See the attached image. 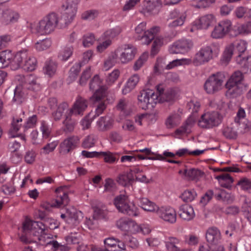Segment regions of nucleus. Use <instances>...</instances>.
<instances>
[{
  "label": "nucleus",
  "mask_w": 251,
  "mask_h": 251,
  "mask_svg": "<svg viewBox=\"0 0 251 251\" xmlns=\"http://www.w3.org/2000/svg\"><path fill=\"white\" fill-rule=\"evenodd\" d=\"M216 178L218 179L220 185L226 188H230L233 181L231 176L228 174L218 176Z\"/></svg>",
  "instance_id": "33"
},
{
  "label": "nucleus",
  "mask_w": 251,
  "mask_h": 251,
  "mask_svg": "<svg viewBox=\"0 0 251 251\" xmlns=\"http://www.w3.org/2000/svg\"><path fill=\"white\" fill-rule=\"evenodd\" d=\"M90 90L95 91L91 100L93 102H97L102 100L106 96L107 88L102 85V80L98 75H95L91 80L89 84Z\"/></svg>",
  "instance_id": "9"
},
{
  "label": "nucleus",
  "mask_w": 251,
  "mask_h": 251,
  "mask_svg": "<svg viewBox=\"0 0 251 251\" xmlns=\"http://www.w3.org/2000/svg\"><path fill=\"white\" fill-rule=\"evenodd\" d=\"M80 0H67L66 9L71 11L73 14H76L77 5Z\"/></svg>",
  "instance_id": "63"
},
{
  "label": "nucleus",
  "mask_w": 251,
  "mask_h": 251,
  "mask_svg": "<svg viewBox=\"0 0 251 251\" xmlns=\"http://www.w3.org/2000/svg\"><path fill=\"white\" fill-rule=\"evenodd\" d=\"M59 22V17L54 13H51L44 17L37 24L35 30L40 35L49 34L52 32Z\"/></svg>",
  "instance_id": "2"
},
{
  "label": "nucleus",
  "mask_w": 251,
  "mask_h": 251,
  "mask_svg": "<svg viewBox=\"0 0 251 251\" xmlns=\"http://www.w3.org/2000/svg\"><path fill=\"white\" fill-rule=\"evenodd\" d=\"M79 214H81V212H77L75 209H67V221L75 222V223H77L78 221Z\"/></svg>",
  "instance_id": "51"
},
{
  "label": "nucleus",
  "mask_w": 251,
  "mask_h": 251,
  "mask_svg": "<svg viewBox=\"0 0 251 251\" xmlns=\"http://www.w3.org/2000/svg\"><path fill=\"white\" fill-rule=\"evenodd\" d=\"M141 207L145 211L156 213L157 214L159 210V207L155 203L149 201L147 198H142L140 200Z\"/></svg>",
  "instance_id": "29"
},
{
  "label": "nucleus",
  "mask_w": 251,
  "mask_h": 251,
  "mask_svg": "<svg viewBox=\"0 0 251 251\" xmlns=\"http://www.w3.org/2000/svg\"><path fill=\"white\" fill-rule=\"evenodd\" d=\"M81 66L82 63L79 62L75 63L72 67H71L70 70L69 76V77L71 81L74 80L76 78V76L80 70Z\"/></svg>",
  "instance_id": "53"
},
{
  "label": "nucleus",
  "mask_w": 251,
  "mask_h": 251,
  "mask_svg": "<svg viewBox=\"0 0 251 251\" xmlns=\"http://www.w3.org/2000/svg\"><path fill=\"white\" fill-rule=\"evenodd\" d=\"M204 173L201 170L196 169H185L184 170L185 177L190 180L198 181L204 176Z\"/></svg>",
  "instance_id": "22"
},
{
  "label": "nucleus",
  "mask_w": 251,
  "mask_h": 251,
  "mask_svg": "<svg viewBox=\"0 0 251 251\" xmlns=\"http://www.w3.org/2000/svg\"><path fill=\"white\" fill-rule=\"evenodd\" d=\"M49 241H45L47 245L51 246L53 251H69L70 248L66 245H62L55 240L49 239Z\"/></svg>",
  "instance_id": "39"
},
{
  "label": "nucleus",
  "mask_w": 251,
  "mask_h": 251,
  "mask_svg": "<svg viewBox=\"0 0 251 251\" xmlns=\"http://www.w3.org/2000/svg\"><path fill=\"white\" fill-rule=\"evenodd\" d=\"M225 78V74L221 72L211 75L204 83V90L209 94L217 93L222 89Z\"/></svg>",
  "instance_id": "7"
},
{
  "label": "nucleus",
  "mask_w": 251,
  "mask_h": 251,
  "mask_svg": "<svg viewBox=\"0 0 251 251\" xmlns=\"http://www.w3.org/2000/svg\"><path fill=\"white\" fill-rule=\"evenodd\" d=\"M215 22V16L213 14H208L201 16L198 20L195 22V24L198 29H206L212 25Z\"/></svg>",
  "instance_id": "17"
},
{
  "label": "nucleus",
  "mask_w": 251,
  "mask_h": 251,
  "mask_svg": "<svg viewBox=\"0 0 251 251\" xmlns=\"http://www.w3.org/2000/svg\"><path fill=\"white\" fill-rule=\"evenodd\" d=\"M223 117L217 111H209L203 114L198 121V126L203 128H212L218 126Z\"/></svg>",
  "instance_id": "8"
},
{
  "label": "nucleus",
  "mask_w": 251,
  "mask_h": 251,
  "mask_svg": "<svg viewBox=\"0 0 251 251\" xmlns=\"http://www.w3.org/2000/svg\"><path fill=\"white\" fill-rule=\"evenodd\" d=\"M180 242V240L174 237H170L165 242V246L168 251H179L180 249L177 247V245Z\"/></svg>",
  "instance_id": "35"
},
{
  "label": "nucleus",
  "mask_w": 251,
  "mask_h": 251,
  "mask_svg": "<svg viewBox=\"0 0 251 251\" xmlns=\"http://www.w3.org/2000/svg\"><path fill=\"white\" fill-rule=\"evenodd\" d=\"M73 49L72 46L65 47L60 51L59 58L62 61H66L72 55Z\"/></svg>",
  "instance_id": "49"
},
{
  "label": "nucleus",
  "mask_w": 251,
  "mask_h": 251,
  "mask_svg": "<svg viewBox=\"0 0 251 251\" xmlns=\"http://www.w3.org/2000/svg\"><path fill=\"white\" fill-rule=\"evenodd\" d=\"M117 227L124 231H133L138 225L133 221L127 218H121L117 221Z\"/></svg>",
  "instance_id": "23"
},
{
  "label": "nucleus",
  "mask_w": 251,
  "mask_h": 251,
  "mask_svg": "<svg viewBox=\"0 0 251 251\" xmlns=\"http://www.w3.org/2000/svg\"><path fill=\"white\" fill-rule=\"evenodd\" d=\"M242 208L243 211L247 213V217L249 220H251V200L246 196H242Z\"/></svg>",
  "instance_id": "45"
},
{
  "label": "nucleus",
  "mask_w": 251,
  "mask_h": 251,
  "mask_svg": "<svg viewBox=\"0 0 251 251\" xmlns=\"http://www.w3.org/2000/svg\"><path fill=\"white\" fill-rule=\"evenodd\" d=\"M193 46L191 40L181 39L176 42L170 48L171 53H184L188 52Z\"/></svg>",
  "instance_id": "13"
},
{
  "label": "nucleus",
  "mask_w": 251,
  "mask_h": 251,
  "mask_svg": "<svg viewBox=\"0 0 251 251\" xmlns=\"http://www.w3.org/2000/svg\"><path fill=\"white\" fill-rule=\"evenodd\" d=\"M244 79L243 74L240 71L235 72L225 84L226 95L230 98L236 97L242 93L239 85Z\"/></svg>",
  "instance_id": "4"
},
{
  "label": "nucleus",
  "mask_w": 251,
  "mask_h": 251,
  "mask_svg": "<svg viewBox=\"0 0 251 251\" xmlns=\"http://www.w3.org/2000/svg\"><path fill=\"white\" fill-rule=\"evenodd\" d=\"M26 98L25 91L22 86H18L15 89L13 101L17 104H22Z\"/></svg>",
  "instance_id": "30"
},
{
  "label": "nucleus",
  "mask_w": 251,
  "mask_h": 251,
  "mask_svg": "<svg viewBox=\"0 0 251 251\" xmlns=\"http://www.w3.org/2000/svg\"><path fill=\"white\" fill-rule=\"evenodd\" d=\"M121 32V29L120 27H116L115 28L107 30L103 33L104 38L111 40L118 36Z\"/></svg>",
  "instance_id": "59"
},
{
  "label": "nucleus",
  "mask_w": 251,
  "mask_h": 251,
  "mask_svg": "<svg viewBox=\"0 0 251 251\" xmlns=\"http://www.w3.org/2000/svg\"><path fill=\"white\" fill-rule=\"evenodd\" d=\"M13 54L10 50H6L0 52V67L5 68L10 64Z\"/></svg>",
  "instance_id": "31"
},
{
  "label": "nucleus",
  "mask_w": 251,
  "mask_h": 251,
  "mask_svg": "<svg viewBox=\"0 0 251 251\" xmlns=\"http://www.w3.org/2000/svg\"><path fill=\"white\" fill-rule=\"evenodd\" d=\"M114 121L109 116L100 117L97 122L96 126L100 131H106L111 129L113 125Z\"/></svg>",
  "instance_id": "21"
},
{
  "label": "nucleus",
  "mask_w": 251,
  "mask_h": 251,
  "mask_svg": "<svg viewBox=\"0 0 251 251\" xmlns=\"http://www.w3.org/2000/svg\"><path fill=\"white\" fill-rule=\"evenodd\" d=\"M27 59V62L25 64V67H24V70L29 72L34 71L36 67V59L29 54Z\"/></svg>",
  "instance_id": "54"
},
{
  "label": "nucleus",
  "mask_w": 251,
  "mask_h": 251,
  "mask_svg": "<svg viewBox=\"0 0 251 251\" xmlns=\"http://www.w3.org/2000/svg\"><path fill=\"white\" fill-rule=\"evenodd\" d=\"M140 80L138 75L134 74L131 75L127 80L124 88L122 90L123 94L126 95L133 90Z\"/></svg>",
  "instance_id": "26"
},
{
  "label": "nucleus",
  "mask_w": 251,
  "mask_h": 251,
  "mask_svg": "<svg viewBox=\"0 0 251 251\" xmlns=\"http://www.w3.org/2000/svg\"><path fill=\"white\" fill-rule=\"evenodd\" d=\"M97 136L94 134L87 135L84 139L82 142V147L85 149H88L94 146L97 141Z\"/></svg>",
  "instance_id": "46"
},
{
  "label": "nucleus",
  "mask_w": 251,
  "mask_h": 251,
  "mask_svg": "<svg viewBox=\"0 0 251 251\" xmlns=\"http://www.w3.org/2000/svg\"><path fill=\"white\" fill-rule=\"evenodd\" d=\"M27 86L26 88L32 91H38L40 89L39 83H37L36 79L32 75H29L27 77Z\"/></svg>",
  "instance_id": "48"
},
{
  "label": "nucleus",
  "mask_w": 251,
  "mask_h": 251,
  "mask_svg": "<svg viewBox=\"0 0 251 251\" xmlns=\"http://www.w3.org/2000/svg\"><path fill=\"white\" fill-rule=\"evenodd\" d=\"M157 215L165 222L173 224L176 221V213L174 208L170 206L160 207Z\"/></svg>",
  "instance_id": "12"
},
{
  "label": "nucleus",
  "mask_w": 251,
  "mask_h": 251,
  "mask_svg": "<svg viewBox=\"0 0 251 251\" xmlns=\"http://www.w3.org/2000/svg\"><path fill=\"white\" fill-rule=\"evenodd\" d=\"M148 58V54L147 53H143L135 62L133 65L134 70L135 71L139 70L142 67L144 63L147 61Z\"/></svg>",
  "instance_id": "61"
},
{
  "label": "nucleus",
  "mask_w": 251,
  "mask_h": 251,
  "mask_svg": "<svg viewBox=\"0 0 251 251\" xmlns=\"http://www.w3.org/2000/svg\"><path fill=\"white\" fill-rule=\"evenodd\" d=\"M98 14V11L96 10H90L83 12L81 15V18L83 20H92L97 17Z\"/></svg>",
  "instance_id": "64"
},
{
  "label": "nucleus",
  "mask_w": 251,
  "mask_h": 251,
  "mask_svg": "<svg viewBox=\"0 0 251 251\" xmlns=\"http://www.w3.org/2000/svg\"><path fill=\"white\" fill-rule=\"evenodd\" d=\"M68 244H79L82 240L81 234L79 232H72L65 237Z\"/></svg>",
  "instance_id": "34"
},
{
  "label": "nucleus",
  "mask_w": 251,
  "mask_h": 251,
  "mask_svg": "<svg viewBox=\"0 0 251 251\" xmlns=\"http://www.w3.org/2000/svg\"><path fill=\"white\" fill-rule=\"evenodd\" d=\"M179 215L182 219L188 221L193 219L195 213L192 206L188 204H183L179 207Z\"/></svg>",
  "instance_id": "24"
},
{
  "label": "nucleus",
  "mask_w": 251,
  "mask_h": 251,
  "mask_svg": "<svg viewBox=\"0 0 251 251\" xmlns=\"http://www.w3.org/2000/svg\"><path fill=\"white\" fill-rule=\"evenodd\" d=\"M133 180L131 174H124L119 176L117 181L120 184L126 186L129 185Z\"/></svg>",
  "instance_id": "47"
},
{
  "label": "nucleus",
  "mask_w": 251,
  "mask_h": 251,
  "mask_svg": "<svg viewBox=\"0 0 251 251\" xmlns=\"http://www.w3.org/2000/svg\"><path fill=\"white\" fill-rule=\"evenodd\" d=\"M120 75V71L118 69L114 70L111 73L109 74L106 78V82L109 85L113 84L119 78Z\"/></svg>",
  "instance_id": "55"
},
{
  "label": "nucleus",
  "mask_w": 251,
  "mask_h": 251,
  "mask_svg": "<svg viewBox=\"0 0 251 251\" xmlns=\"http://www.w3.org/2000/svg\"><path fill=\"white\" fill-rule=\"evenodd\" d=\"M117 52L119 56L120 63L126 64L134 59L136 49L131 45L125 44L117 48Z\"/></svg>",
  "instance_id": "10"
},
{
  "label": "nucleus",
  "mask_w": 251,
  "mask_h": 251,
  "mask_svg": "<svg viewBox=\"0 0 251 251\" xmlns=\"http://www.w3.org/2000/svg\"><path fill=\"white\" fill-rule=\"evenodd\" d=\"M75 14H73L71 11L65 9V12L63 14L59 23L60 26L63 27L70 24L73 20Z\"/></svg>",
  "instance_id": "38"
},
{
  "label": "nucleus",
  "mask_w": 251,
  "mask_h": 251,
  "mask_svg": "<svg viewBox=\"0 0 251 251\" xmlns=\"http://www.w3.org/2000/svg\"><path fill=\"white\" fill-rule=\"evenodd\" d=\"M191 62V60L189 59L182 58L180 59H176L168 64L166 66V69H171L178 65L189 64Z\"/></svg>",
  "instance_id": "56"
},
{
  "label": "nucleus",
  "mask_w": 251,
  "mask_h": 251,
  "mask_svg": "<svg viewBox=\"0 0 251 251\" xmlns=\"http://www.w3.org/2000/svg\"><path fill=\"white\" fill-rule=\"evenodd\" d=\"M114 204L119 212L130 216H136L138 215L137 207L130 202L128 197L125 195L117 196L114 201Z\"/></svg>",
  "instance_id": "5"
},
{
  "label": "nucleus",
  "mask_w": 251,
  "mask_h": 251,
  "mask_svg": "<svg viewBox=\"0 0 251 251\" xmlns=\"http://www.w3.org/2000/svg\"><path fill=\"white\" fill-rule=\"evenodd\" d=\"M57 145L58 142L56 141L48 143L42 148L41 153L44 154H49L50 152L54 151Z\"/></svg>",
  "instance_id": "58"
},
{
  "label": "nucleus",
  "mask_w": 251,
  "mask_h": 251,
  "mask_svg": "<svg viewBox=\"0 0 251 251\" xmlns=\"http://www.w3.org/2000/svg\"><path fill=\"white\" fill-rule=\"evenodd\" d=\"M79 138L77 136H71L65 139L60 145V152L65 154L74 149L77 144Z\"/></svg>",
  "instance_id": "18"
},
{
  "label": "nucleus",
  "mask_w": 251,
  "mask_h": 251,
  "mask_svg": "<svg viewBox=\"0 0 251 251\" xmlns=\"http://www.w3.org/2000/svg\"><path fill=\"white\" fill-rule=\"evenodd\" d=\"M234 121L239 125L242 124L243 128L245 130L247 128L248 129L249 128V125H248L247 123H245L246 122L245 111L242 107H240L239 108L237 112L236 116L235 117Z\"/></svg>",
  "instance_id": "32"
},
{
  "label": "nucleus",
  "mask_w": 251,
  "mask_h": 251,
  "mask_svg": "<svg viewBox=\"0 0 251 251\" xmlns=\"http://www.w3.org/2000/svg\"><path fill=\"white\" fill-rule=\"evenodd\" d=\"M88 106V101L85 99L78 97L69 113L74 115H82Z\"/></svg>",
  "instance_id": "15"
},
{
  "label": "nucleus",
  "mask_w": 251,
  "mask_h": 251,
  "mask_svg": "<svg viewBox=\"0 0 251 251\" xmlns=\"http://www.w3.org/2000/svg\"><path fill=\"white\" fill-rule=\"evenodd\" d=\"M117 63H120L118 53L117 52V49L113 52H111L108 56L104 62V68L105 70H108Z\"/></svg>",
  "instance_id": "27"
},
{
  "label": "nucleus",
  "mask_w": 251,
  "mask_h": 251,
  "mask_svg": "<svg viewBox=\"0 0 251 251\" xmlns=\"http://www.w3.org/2000/svg\"><path fill=\"white\" fill-rule=\"evenodd\" d=\"M2 16L7 24L15 22L19 18V14L17 13L9 10L4 11Z\"/></svg>",
  "instance_id": "42"
},
{
  "label": "nucleus",
  "mask_w": 251,
  "mask_h": 251,
  "mask_svg": "<svg viewBox=\"0 0 251 251\" xmlns=\"http://www.w3.org/2000/svg\"><path fill=\"white\" fill-rule=\"evenodd\" d=\"M213 51L209 46H206L201 50L195 55L193 63L196 65H200L208 62L212 58Z\"/></svg>",
  "instance_id": "11"
},
{
  "label": "nucleus",
  "mask_w": 251,
  "mask_h": 251,
  "mask_svg": "<svg viewBox=\"0 0 251 251\" xmlns=\"http://www.w3.org/2000/svg\"><path fill=\"white\" fill-rule=\"evenodd\" d=\"M57 65L56 63L52 61H48L46 62L44 70L45 73L50 76L53 75L56 70Z\"/></svg>",
  "instance_id": "44"
},
{
  "label": "nucleus",
  "mask_w": 251,
  "mask_h": 251,
  "mask_svg": "<svg viewBox=\"0 0 251 251\" xmlns=\"http://www.w3.org/2000/svg\"><path fill=\"white\" fill-rule=\"evenodd\" d=\"M72 115L69 113L66 114L65 119L63 121V124L65 126L64 131L66 132H71L74 129L75 125V122L73 121L71 116Z\"/></svg>",
  "instance_id": "40"
},
{
  "label": "nucleus",
  "mask_w": 251,
  "mask_h": 251,
  "mask_svg": "<svg viewBox=\"0 0 251 251\" xmlns=\"http://www.w3.org/2000/svg\"><path fill=\"white\" fill-rule=\"evenodd\" d=\"M195 122V119L193 116L189 117L183 125L176 130V134L181 135L184 133H190L191 128L193 126Z\"/></svg>",
  "instance_id": "25"
},
{
  "label": "nucleus",
  "mask_w": 251,
  "mask_h": 251,
  "mask_svg": "<svg viewBox=\"0 0 251 251\" xmlns=\"http://www.w3.org/2000/svg\"><path fill=\"white\" fill-rule=\"evenodd\" d=\"M56 227L57 226L52 219H46L44 223L26 220L23 224V233L20 239L21 242L26 244L36 242L35 239L32 238V236L40 241L46 238L47 239H51V235L47 234L46 231L48 228L53 229Z\"/></svg>",
  "instance_id": "1"
},
{
  "label": "nucleus",
  "mask_w": 251,
  "mask_h": 251,
  "mask_svg": "<svg viewBox=\"0 0 251 251\" xmlns=\"http://www.w3.org/2000/svg\"><path fill=\"white\" fill-rule=\"evenodd\" d=\"M92 206L94 209V219H104L106 218L108 212L105 205L101 202L95 201L92 203Z\"/></svg>",
  "instance_id": "19"
},
{
  "label": "nucleus",
  "mask_w": 251,
  "mask_h": 251,
  "mask_svg": "<svg viewBox=\"0 0 251 251\" xmlns=\"http://www.w3.org/2000/svg\"><path fill=\"white\" fill-rule=\"evenodd\" d=\"M236 35L248 34L251 32V22H248L238 25L235 30Z\"/></svg>",
  "instance_id": "43"
},
{
  "label": "nucleus",
  "mask_w": 251,
  "mask_h": 251,
  "mask_svg": "<svg viewBox=\"0 0 251 251\" xmlns=\"http://www.w3.org/2000/svg\"><path fill=\"white\" fill-rule=\"evenodd\" d=\"M249 57V56L245 55L243 54H239L236 58V62L238 64L240 65L242 68L246 69L247 68L249 67L248 62Z\"/></svg>",
  "instance_id": "52"
},
{
  "label": "nucleus",
  "mask_w": 251,
  "mask_h": 251,
  "mask_svg": "<svg viewBox=\"0 0 251 251\" xmlns=\"http://www.w3.org/2000/svg\"><path fill=\"white\" fill-rule=\"evenodd\" d=\"M234 49L233 44H230L226 48L221 59L222 63L226 65L229 62L233 55Z\"/></svg>",
  "instance_id": "37"
},
{
  "label": "nucleus",
  "mask_w": 251,
  "mask_h": 251,
  "mask_svg": "<svg viewBox=\"0 0 251 251\" xmlns=\"http://www.w3.org/2000/svg\"><path fill=\"white\" fill-rule=\"evenodd\" d=\"M237 185L244 191L248 193H251V180L247 178H241L238 181Z\"/></svg>",
  "instance_id": "50"
},
{
  "label": "nucleus",
  "mask_w": 251,
  "mask_h": 251,
  "mask_svg": "<svg viewBox=\"0 0 251 251\" xmlns=\"http://www.w3.org/2000/svg\"><path fill=\"white\" fill-rule=\"evenodd\" d=\"M201 104L200 102L197 100H192L188 102L187 108L192 113H196L200 110Z\"/></svg>",
  "instance_id": "62"
},
{
  "label": "nucleus",
  "mask_w": 251,
  "mask_h": 251,
  "mask_svg": "<svg viewBox=\"0 0 251 251\" xmlns=\"http://www.w3.org/2000/svg\"><path fill=\"white\" fill-rule=\"evenodd\" d=\"M196 196V193L194 191L187 190L181 194V198L184 201L191 202L194 200Z\"/></svg>",
  "instance_id": "60"
},
{
  "label": "nucleus",
  "mask_w": 251,
  "mask_h": 251,
  "mask_svg": "<svg viewBox=\"0 0 251 251\" xmlns=\"http://www.w3.org/2000/svg\"><path fill=\"white\" fill-rule=\"evenodd\" d=\"M159 31V26L153 27L150 30L146 31L144 35H143L141 38L142 43L146 45L149 44L152 40H154L151 50V54L153 55L158 53L160 48L163 44V37L157 36Z\"/></svg>",
  "instance_id": "3"
},
{
  "label": "nucleus",
  "mask_w": 251,
  "mask_h": 251,
  "mask_svg": "<svg viewBox=\"0 0 251 251\" xmlns=\"http://www.w3.org/2000/svg\"><path fill=\"white\" fill-rule=\"evenodd\" d=\"M180 121V116L177 113H173L167 118L165 124L168 128H172L176 126Z\"/></svg>",
  "instance_id": "36"
},
{
  "label": "nucleus",
  "mask_w": 251,
  "mask_h": 251,
  "mask_svg": "<svg viewBox=\"0 0 251 251\" xmlns=\"http://www.w3.org/2000/svg\"><path fill=\"white\" fill-rule=\"evenodd\" d=\"M138 104L143 109L153 108L159 101L158 95L152 90L141 91L138 96Z\"/></svg>",
  "instance_id": "6"
},
{
  "label": "nucleus",
  "mask_w": 251,
  "mask_h": 251,
  "mask_svg": "<svg viewBox=\"0 0 251 251\" xmlns=\"http://www.w3.org/2000/svg\"><path fill=\"white\" fill-rule=\"evenodd\" d=\"M51 45V40L49 38H46L37 42L35 44L34 47L37 50L41 51L48 49Z\"/></svg>",
  "instance_id": "41"
},
{
  "label": "nucleus",
  "mask_w": 251,
  "mask_h": 251,
  "mask_svg": "<svg viewBox=\"0 0 251 251\" xmlns=\"http://www.w3.org/2000/svg\"><path fill=\"white\" fill-rule=\"evenodd\" d=\"M66 186H61L55 190L57 194V198L55 200L56 206L60 207L67 205L69 202V199L66 192Z\"/></svg>",
  "instance_id": "20"
},
{
  "label": "nucleus",
  "mask_w": 251,
  "mask_h": 251,
  "mask_svg": "<svg viewBox=\"0 0 251 251\" xmlns=\"http://www.w3.org/2000/svg\"><path fill=\"white\" fill-rule=\"evenodd\" d=\"M206 239L210 246L222 243L221 232L217 228L215 227L208 229L206 233Z\"/></svg>",
  "instance_id": "16"
},
{
  "label": "nucleus",
  "mask_w": 251,
  "mask_h": 251,
  "mask_svg": "<svg viewBox=\"0 0 251 251\" xmlns=\"http://www.w3.org/2000/svg\"><path fill=\"white\" fill-rule=\"evenodd\" d=\"M177 96V92L176 90L171 89L168 90L165 93L161 96V98L164 101L171 102L174 101Z\"/></svg>",
  "instance_id": "57"
},
{
  "label": "nucleus",
  "mask_w": 251,
  "mask_h": 251,
  "mask_svg": "<svg viewBox=\"0 0 251 251\" xmlns=\"http://www.w3.org/2000/svg\"><path fill=\"white\" fill-rule=\"evenodd\" d=\"M68 104L66 102H63L60 103L55 111L52 113V116L55 121H59L61 119L62 117L67 113H69Z\"/></svg>",
  "instance_id": "28"
},
{
  "label": "nucleus",
  "mask_w": 251,
  "mask_h": 251,
  "mask_svg": "<svg viewBox=\"0 0 251 251\" xmlns=\"http://www.w3.org/2000/svg\"><path fill=\"white\" fill-rule=\"evenodd\" d=\"M171 16L174 20L169 24L168 26L171 28H174L184 24L187 14L185 11L175 9L171 12Z\"/></svg>",
  "instance_id": "14"
}]
</instances>
